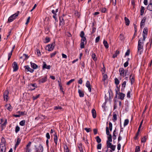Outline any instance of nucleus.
I'll return each mask as SVG.
<instances>
[{
    "label": "nucleus",
    "instance_id": "nucleus-7",
    "mask_svg": "<svg viewBox=\"0 0 152 152\" xmlns=\"http://www.w3.org/2000/svg\"><path fill=\"white\" fill-rule=\"evenodd\" d=\"M9 91L7 90L5 91L4 93V101L7 102L9 99L8 95L9 94Z\"/></svg>",
    "mask_w": 152,
    "mask_h": 152
},
{
    "label": "nucleus",
    "instance_id": "nucleus-46",
    "mask_svg": "<svg viewBox=\"0 0 152 152\" xmlns=\"http://www.w3.org/2000/svg\"><path fill=\"white\" fill-rule=\"evenodd\" d=\"M117 120V115L115 114H113V120L114 121H116Z\"/></svg>",
    "mask_w": 152,
    "mask_h": 152
},
{
    "label": "nucleus",
    "instance_id": "nucleus-8",
    "mask_svg": "<svg viewBox=\"0 0 152 152\" xmlns=\"http://www.w3.org/2000/svg\"><path fill=\"white\" fill-rule=\"evenodd\" d=\"M54 47V43H53L51 44L48 45L46 47V49L50 51L53 50Z\"/></svg>",
    "mask_w": 152,
    "mask_h": 152
},
{
    "label": "nucleus",
    "instance_id": "nucleus-20",
    "mask_svg": "<svg viewBox=\"0 0 152 152\" xmlns=\"http://www.w3.org/2000/svg\"><path fill=\"white\" fill-rule=\"evenodd\" d=\"M31 67L34 69H36L37 68V66L35 63L30 62Z\"/></svg>",
    "mask_w": 152,
    "mask_h": 152
},
{
    "label": "nucleus",
    "instance_id": "nucleus-51",
    "mask_svg": "<svg viewBox=\"0 0 152 152\" xmlns=\"http://www.w3.org/2000/svg\"><path fill=\"white\" fill-rule=\"evenodd\" d=\"M84 129L87 132H90L91 131V128H86Z\"/></svg>",
    "mask_w": 152,
    "mask_h": 152
},
{
    "label": "nucleus",
    "instance_id": "nucleus-3",
    "mask_svg": "<svg viewBox=\"0 0 152 152\" xmlns=\"http://www.w3.org/2000/svg\"><path fill=\"white\" fill-rule=\"evenodd\" d=\"M7 123V119H4L1 118L0 119V124L1 125V130L4 129L6 127V125Z\"/></svg>",
    "mask_w": 152,
    "mask_h": 152
},
{
    "label": "nucleus",
    "instance_id": "nucleus-29",
    "mask_svg": "<svg viewBox=\"0 0 152 152\" xmlns=\"http://www.w3.org/2000/svg\"><path fill=\"white\" fill-rule=\"evenodd\" d=\"M129 77L131 81V84H132L134 82V78L133 76L132 75H130Z\"/></svg>",
    "mask_w": 152,
    "mask_h": 152
},
{
    "label": "nucleus",
    "instance_id": "nucleus-45",
    "mask_svg": "<svg viewBox=\"0 0 152 152\" xmlns=\"http://www.w3.org/2000/svg\"><path fill=\"white\" fill-rule=\"evenodd\" d=\"M19 131V126L18 125L16 126L15 129V132L16 133H18Z\"/></svg>",
    "mask_w": 152,
    "mask_h": 152
},
{
    "label": "nucleus",
    "instance_id": "nucleus-59",
    "mask_svg": "<svg viewBox=\"0 0 152 152\" xmlns=\"http://www.w3.org/2000/svg\"><path fill=\"white\" fill-rule=\"evenodd\" d=\"M60 22L62 23V24L64 23V19L62 17L60 18Z\"/></svg>",
    "mask_w": 152,
    "mask_h": 152
},
{
    "label": "nucleus",
    "instance_id": "nucleus-24",
    "mask_svg": "<svg viewBox=\"0 0 152 152\" xmlns=\"http://www.w3.org/2000/svg\"><path fill=\"white\" fill-rule=\"evenodd\" d=\"M124 20L126 25L127 26L129 25L130 23V21L129 19L125 17L124 18Z\"/></svg>",
    "mask_w": 152,
    "mask_h": 152
},
{
    "label": "nucleus",
    "instance_id": "nucleus-47",
    "mask_svg": "<svg viewBox=\"0 0 152 152\" xmlns=\"http://www.w3.org/2000/svg\"><path fill=\"white\" fill-rule=\"evenodd\" d=\"M84 42H81L80 43V48H84Z\"/></svg>",
    "mask_w": 152,
    "mask_h": 152
},
{
    "label": "nucleus",
    "instance_id": "nucleus-43",
    "mask_svg": "<svg viewBox=\"0 0 152 152\" xmlns=\"http://www.w3.org/2000/svg\"><path fill=\"white\" fill-rule=\"evenodd\" d=\"M75 80V79H72L71 80L67 83L66 84L67 85H69L72 82L74 81Z\"/></svg>",
    "mask_w": 152,
    "mask_h": 152
},
{
    "label": "nucleus",
    "instance_id": "nucleus-34",
    "mask_svg": "<svg viewBox=\"0 0 152 152\" xmlns=\"http://www.w3.org/2000/svg\"><path fill=\"white\" fill-rule=\"evenodd\" d=\"M12 52H13V50H12L11 51V52L8 53V60H9L10 59V58L11 57V56L12 55Z\"/></svg>",
    "mask_w": 152,
    "mask_h": 152
},
{
    "label": "nucleus",
    "instance_id": "nucleus-50",
    "mask_svg": "<svg viewBox=\"0 0 152 152\" xmlns=\"http://www.w3.org/2000/svg\"><path fill=\"white\" fill-rule=\"evenodd\" d=\"M126 82L125 81L122 84V87L124 89L126 87Z\"/></svg>",
    "mask_w": 152,
    "mask_h": 152
},
{
    "label": "nucleus",
    "instance_id": "nucleus-23",
    "mask_svg": "<svg viewBox=\"0 0 152 152\" xmlns=\"http://www.w3.org/2000/svg\"><path fill=\"white\" fill-rule=\"evenodd\" d=\"M78 92L79 95V96L80 97H83L84 96V93L83 91L79 89Z\"/></svg>",
    "mask_w": 152,
    "mask_h": 152
},
{
    "label": "nucleus",
    "instance_id": "nucleus-55",
    "mask_svg": "<svg viewBox=\"0 0 152 152\" xmlns=\"http://www.w3.org/2000/svg\"><path fill=\"white\" fill-rule=\"evenodd\" d=\"M102 147V144L101 143L98 144L97 145V149H101Z\"/></svg>",
    "mask_w": 152,
    "mask_h": 152
},
{
    "label": "nucleus",
    "instance_id": "nucleus-63",
    "mask_svg": "<svg viewBox=\"0 0 152 152\" xmlns=\"http://www.w3.org/2000/svg\"><path fill=\"white\" fill-rule=\"evenodd\" d=\"M106 9L105 8H102L101 10L102 12L103 13H104L106 12Z\"/></svg>",
    "mask_w": 152,
    "mask_h": 152
},
{
    "label": "nucleus",
    "instance_id": "nucleus-64",
    "mask_svg": "<svg viewBox=\"0 0 152 152\" xmlns=\"http://www.w3.org/2000/svg\"><path fill=\"white\" fill-rule=\"evenodd\" d=\"M62 58H67V56L64 53L62 54Z\"/></svg>",
    "mask_w": 152,
    "mask_h": 152
},
{
    "label": "nucleus",
    "instance_id": "nucleus-39",
    "mask_svg": "<svg viewBox=\"0 0 152 152\" xmlns=\"http://www.w3.org/2000/svg\"><path fill=\"white\" fill-rule=\"evenodd\" d=\"M140 151V146H137L135 149V152H139Z\"/></svg>",
    "mask_w": 152,
    "mask_h": 152
},
{
    "label": "nucleus",
    "instance_id": "nucleus-9",
    "mask_svg": "<svg viewBox=\"0 0 152 152\" xmlns=\"http://www.w3.org/2000/svg\"><path fill=\"white\" fill-rule=\"evenodd\" d=\"M12 66L13 68V71L14 72L16 71L18 69V67L17 63L15 61H14L13 62L12 64Z\"/></svg>",
    "mask_w": 152,
    "mask_h": 152
},
{
    "label": "nucleus",
    "instance_id": "nucleus-21",
    "mask_svg": "<svg viewBox=\"0 0 152 152\" xmlns=\"http://www.w3.org/2000/svg\"><path fill=\"white\" fill-rule=\"evenodd\" d=\"M91 112L93 118H95L96 116V110L94 109H93L92 110Z\"/></svg>",
    "mask_w": 152,
    "mask_h": 152
},
{
    "label": "nucleus",
    "instance_id": "nucleus-10",
    "mask_svg": "<svg viewBox=\"0 0 152 152\" xmlns=\"http://www.w3.org/2000/svg\"><path fill=\"white\" fill-rule=\"evenodd\" d=\"M107 145V148H110L113 151H114L116 148V146L112 144L111 143H108Z\"/></svg>",
    "mask_w": 152,
    "mask_h": 152
},
{
    "label": "nucleus",
    "instance_id": "nucleus-6",
    "mask_svg": "<svg viewBox=\"0 0 152 152\" xmlns=\"http://www.w3.org/2000/svg\"><path fill=\"white\" fill-rule=\"evenodd\" d=\"M119 91V90L118 91H116V97H117V95L118 94V98L121 100H123L125 96V95L123 93L120 92Z\"/></svg>",
    "mask_w": 152,
    "mask_h": 152
},
{
    "label": "nucleus",
    "instance_id": "nucleus-32",
    "mask_svg": "<svg viewBox=\"0 0 152 152\" xmlns=\"http://www.w3.org/2000/svg\"><path fill=\"white\" fill-rule=\"evenodd\" d=\"M119 54V52L118 50H116V51L115 53L113 54V57L114 58L116 57L117 55H118Z\"/></svg>",
    "mask_w": 152,
    "mask_h": 152
},
{
    "label": "nucleus",
    "instance_id": "nucleus-19",
    "mask_svg": "<svg viewBox=\"0 0 152 152\" xmlns=\"http://www.w3.org/2000/svg\"><path fill=\"white\" fill-rule=\"evenodd\" d=\"M148 32V29L147 28H145L144 29L143 31V36H145V38H146L147 36V33Z\"/></svg>",
    "mask_w": 152,
    "mask_h": 152
},
{
    "label": "nucleus",
    "instance_id": "nucleus-11",
    "mask_svg": "<svg viewBox=\"0 0 152 152\" xmlns=\"http://www.w3.org/2000/svg\"><path fill=\"white\" fill-rule=\"evenodd\" d=\"M35 147L36 148V150L37 152H42L43 151V147L41 145H39L37 147L35 146Z\"/></svg>",
    "mask_w": 152,
    "mask_h": 152
},
{
    "label": "nucleus",
    "instance_id": "nucleus-58",
    "mask_svg": "<svg viewBox=\"0 0 152 152\" xmlns=\"http://www.w3.org/2000/svg\"><path fill=\"white\" fill-rule=\"evenodd\" d=\"M99 39H100V36H98V37H97L96 39V40H95V42L96 43V42H98L99 40Z\"/></svg>",
    "mask_w": 152,
    "mask_h": 152
},
{
    "label": "nucleus",
    "instance_id": "nucleus-44",
    "mask_svg": "<svg viewBox=\"0 0 152 152\" xmlns=\"http://www.w3.org/2000/svg\"><path fill=\"white\" fill-rule=\"evenodd\" d=\"M109 129L111 131L112 129V124L110 122L109 123Z\"/></svg>",
    "mask_w": 152,
    "mask_h": 152
},
{
    "label": "nucleus",
    "instance_id": "nucleus-60",
    "mask_svg": "<svg viewBox=\"0 0 152 152\" xmlns=\"http://www.w3.org/2000/svg\"><path fill=\"white\" fill-rule=\"evenodd\" d=\"M131 92L130 91H128L127 94V97L128 98H129L130 97V94Z\"/></svg>",
    "mask_w": 152,
    "mask_h": 152
},
{
    "label": "nucleus",
    "instance_id": "nucleus-57",
    "mask_svg": "<svg viewBox=\"0 0 152 152\" xmlns=\"http://www.w3.org/2000/svg\"><path fill=\"white\" fill-rule=\"evenodd\" d=\"M39 95H40L39 94L36 96H33V99L34 100L38 98L39 97Z\"/></svg>",
    "mask_w": 152,
    "mask_h": 152
},
{
    "label": "nucleus",
    "instance_id": "nucleus-12",
    "mask_svg": "<svg viewBox=\"0 0 152 152\" xmlns=\"http://www.w3.org/2000/svg\"><path fill=\"white\" fill-rule=\"evenodd\" d=\"M6 141L5 139L3 137L1 140V142L0 144V146H3V147L6 146Z\"/></svg>",
    "mask_w": 152,
    "mask_h": 152
},
{
    "label": "nucleus",
    "instance_id": "nucleus-14",
    "mask_svg": "<svg viewBox=\"0 0 152 152\" xmlns=\"http://www.w3.org/2000/svg\"><path fill=\"white\" fill-rule=\"evenodd\" d=\"M5 107L6 109L9 111H11L12 110V107L10 104H7L5 105Z\"/></svg>",
    "mask_w": 152,
    "mask_h": 152
},
{
    "label": "nucleus",
    "instance_id": "nucleus-17",
    "mask_svg": "<svg viewBox=\"0 0 152 152\" xmlns=\"http://www.w3.org/2000/svg\"><path fill=\"white\" fill-rule=\"evenodd\" d=\"M47 79V77L45 76L39 79V83H44L46 81Z\"/></svg>",
    "mask_w": 152,
    "mask_h": 152
},
{
    "label": "nucleus",
    "instance_id": "nucleus-25",
    "mask_svg": "<svg viewBox=\"0 0 152 152\" xmlns=\"http://www.w3.org/2000/svg\"><path fill=\"white\" fill-rule=\"evenodd\" d=\"M54 142L56 144V145L57 144V141H58V137L57 135L56 134H55L54 135Z\"/></svg>",
    "mask_w": 152,
    "mask_h": 152
},
{
    "label": "nucleus",
    "instance_id": "nucleus-41",
    "mask_svg": "<svg viewBox=\"0 0 152 152\" xmlns=\"http://www.w3.org/2000/svg\"><path fill=\"white\" fill-rule=\"evenodd\" d=\"M96 141L98 143H100L101 142V139L99 138V136H97L96 137Z\"/></svg>",
    "mask_w": 152,
    "mask_h": 152
},
{
    "label": "nucleus",
    "instance_id": "nucleus-5",
    "mask_svg": "<svg viewBox=\"0 0 152 152\" xmlns=\"http://www.w3.org/2000/svg\"><path fill=\"white\" fill-rule=\"evenodd\" d=\"M106 133L107 135H109L108 137V140L107 141V145L108 143H111L112 142V135L110 134V132L108 127H106Z\"/></svg>",
    "mask_w": 152,
    "mask_h": 152
},
{
    "label": "nucleus",
    "instance_id": "nucleus-56",
    "mask_svg": "<svg viewBox=\"0 0 152 152\" xmlns=\"http://www.w3.org/2000/svg\"><path fill=\"white\" fill-rule=\"evenodd\" d=\"M81 38H82L81 42H85L86 43V37H82Z\"/></svg>",
    "mask_w": 152,
    "mask_h": 152
},
{
    "label": "nucleus",
    "instance_id": "nucleus-52",
    "mask_svg": "<svg viewBox=\"0 0 152 152\" xmlns=\"http://www.w3.org/2000/svg\"><path fill=\"white\" fill-rule=\"evenodd\" d=\"M146 141V139L145 137H144L142 138L141 142H145Z\"/></svg>",
    "mask_w": 152,
    "mask_h": 152
},
{
    "label": "nucleus",
    "instance_id": "nucleus-37",
    "mask_svg": "<svg viewBox=\"0 0 152 152\" xmlns=\"http://www.w3.org/2000/svg\"><path fill=\"white\" fill-rule=\"evenodd\" d=\"M115 83L116 86H118L119 84V81L117 78H115Z\"/></svg>",
    "mask_w": 152,
    "mask_h": 152
},
{
    "label": "nucleus",
    "instance_id": "nucleus-49",
    "mask_svg": "<svg viewBox=\"0 0 152 152\" xmlns=\"http://www.w3.org/2000/svg\"><path fill=\"white\" fill-rule=\"evenodd\" d=\"M119 37L120 38V39L121 40H123L124 39V35L122 34H121L119 36Z\"/></svg>",
    "mask_w": 152,
    "mask_h": 152
},
{
    "label": "nucleus",
    "instance_id": "nucleus-53",
    "mask_svg": "<svg viewBox=\"0 0 152 152\" xmlns=\"http://www.w3.org/2000/svg\"><path fill=\"white\" fill-rule=\"evenodd\" d=\"M84 33L83 31H81L80 34V37L82 38L83 37H84Z\"/></svg>",
    "mask_w": 152,
    "mask_h": 152
},
{
    "label": "nucleus",
    "instance_id": "nucleus-27",
    "mask_svg": "<svg viewBox=\"0 0 152 152\" xmlns=\"http://www.w3.org/2000/svg\"><path fill=\"white\" fill-rule=\"evenodd\" d=\"M64 148L65 152H70V150L66 145L64 146Z\"/></svg>",
    "mask_w": 152,
    "mask_h": 152
},
{
    "label": "nucleus",
    "instance_id": "nucleus-33",
    "mask_svg": "<svg viewBox=\"0 0 152 152\" xmlns=\"http://www.w3.org/2000/svg\"><path fill=\"white\" fill-rule=\"evenodd\" d=\"M96 55L95 54L93 53H92L91 55V57L92 58V59H93V60L94 61H96L97 60L96 58Z\"/></svg>",
    "mask_w": 152,
    "mask_h": 152
},
{
    "label": "nucleus",
    "instance_id": "nucleus-31",
    "mask_svg": "<svg viewBox=\"0 0 152 152\" xmlns=\"http://www.w3.org/2000/svg\"><path fill=\"white\" fill-rule=\"evenodd\" d=\"M145 10V8L143 6H142L140 10V15H142L143 14L144 11Z\"/></svg>",
    "mask_w": 152,
    "mask_h": 152
},
{
    "label": "nucleus",
    "instance_id": "nucleus-40",
    "mask_svg": "<svg viewBox=\"0 0 152 152\" xmlns=\"http://www.w3.org/2000/svg\"><path fill=\"white\" fill-rule=\"evenodd\" d=\"M129 120L128 119H126L124 122V126H126L129 123Z\"/></svg>",
    "mask_w": 152,
    "mask_h": 152
},
{
    "label": "nucleus",
    "instance_id": "nucleus-61",
    "mask_svg": "<svg viewBox=\"0 0 152 152\" xmlns=\"http://www.w3.org/2000/svg\"><path fill=\"white\" fill-rule=\"evenodd\" d=\"M130 53V51L129 50H128L126 52L125 54V56H129Z\"/></svg>",
    "mask_w": 152,
    "mask_h": 152
},
{
    "label": "nucleus",
    "instance_id": "nucleus-13",
    "mask_svg": "<svg viewBox=\"0 0 152 152\" xmlns=\"http://www.w3.org/2000/svg\"><path fill=\"white\" fill-rule=\"evenodd\" d=\"M15 94L16 95H18L19 93V90L18 89V82H16L15 84Z\"/></svg>",
    "mask_w": 152,
    "mask_h": 152
},
{
    "label": "nucleus",
    "instance_id": "nucleus-62",
    "mask_svg": "<svg viewBox=\"0 0 152 152\" xmlns=\"http://www.w3.org/2000/svg\"><path fill=\"white\" fill-rule=\"evenodd\" d=\"M46 137L47 139H49L50 138V136L49 133H47L46 134Z\"/></svg>",
    "mask_w": 152,
    "mask_h": 152
},
{
    "label": "nucleus",
    "instance_id": "nucleus-16",
    "mask_svg": "<svg viewBox=\"0 0 152 152\" xmlns=\"http://www.w3.org/2000/svg\"><path fill=\"white\" fill-rule=\"evenodd\" d=\"M51 66L50 65H47L46 63L44 61L43 62V66H42V69H50Z\"/></svg>",
    "mask_w": 152,
    "mask_h": 152
},
{
    "label": "nucleus",
    "instance_id": "nucleus-26",
    "mask_svg": "<svg viewBox=\"0 0 152 152\" xmlns=\"http://www.w3.org/2000/svg\"><path fill=\"white\" fill-rule=\"evenodd\" d=\"M0 146V152H5L6 150V147Z\"/></svg>",
    "mask_w": 152,
    "mask_h": 152
},
{
    "label": "nucleus",
    "instance_id": "nucleus-35",
    "mask_svg": "<svg viewBox=\"0 0 152 152\" xmlns=\"http://www.w3.org/2000/svg\"><path fill=\"white\" fill-rule=\"evenodd\" d=\"M107 78V76L106 74H104L103 75V79L102 80L104 82H105V80Z\"/></svg>",
    "mask_w": 152,
    "mask_h": 152
},
{
    "label": "nucleus",
    "instance_id": "nucleus-1",
    "mask_svg": "<svg viewBox=\"0 0 152 152\" xmlns=\"http://www.w3.org/2000/svg\"><path fill=\"white\" fill-rule=\"evenodd\" d=\"M145 36H143V38H141L138 40V53L140 55L141 54L143 51V46L144 45V41H145Z\"/></svg>",
    "mask_w": 152,
    "mask_h": 152
},
{
    "label": "nucleus",
    "instance_id": "nucleus-42",
    "mask_svg": "<svg viewBox=\"0 0 152 152\" xmlns=\"http://www.w3.org/2000/svg\"><path fill=\"white\" fill-rule=\"evenodd\" d=\"M62 109V107L59 106L55 107H54V110H57L58 109Z\"/></svg>",
    "mask_w": 152,
    "mask_h": 152
},
{
    "label": "nucleus",
    "instance_id": "nucleus-4",
    "mask_svg": "<svg viewBox=\"0 0 152 152\" xmlns=\"http://www.w3.org/2000/svg\"><path fill=\"white\" fill-rule=\"evenodd\" d=\"M119 72L120 76L123 77L126 76V75H128V70H124L123 68H120L119 69Z\"/></svg>",
    "mask_w": 152,
    "mask_h": 152
},
{
    "label": "nucleus",
    "instance_id": "nucleus-15",
    "mask_svg": "<svg viewBox=\"0 0 152 152\" xmlns=\"http://www.w3.org/2000/svg\"><path fill=\"white\" fill-rule=\"evenodd\" d=\"M86 86L88 88L89 91L90 92H91V85L90 84V82L88 81H87L86 83Z\"/></svg>",
    "mask_w": 152,
    "mask_h": 152
},
{
    "label": "nucleus",
    "instance_id": "nucleus-2",
    "mask_svg": "<svg viewBox=\"0 0 152 152\" xmlns=\"http://www.w3.org/2000/svg\"><path fill=\"white\" fill-rule=\"evenodd\" d=\"M19 14V11H18L16 13L12 15L8 18L7 22L10 23L13 21L18 17Z\"/></svg>",
    "mask_w": 152,
    "mask_h": 152
},
{
    "label": "nucleus",
    "instance_id": "nucleus-22",
    "mask_svg": "<svg viewBox=\"0 0 152 152\" xmlns=\"http://www.w3.org/2000/svg\"><path fill=\"white\" fill-rule=\"evenodd\" d=\"M146 18H145L142 20L140 23V26L141 27H143L144 25V23L145 22Z\"/></svg>",
    "mask_w": 152,
    "mask_h": 152
},
{
    "label": "nucleus",
    "instance_id": "nucleus-36",
    "mask_svg": "<svg viewBox=\"0 0 152 152\" xmlns=\"http://www.w3.org/2000/svg\"><path fill=\"white\" fill-rule=\"evenodd\" d=\"M19 144V138L18 137H17V141L16 144L15 145V149L18 146V145Z\"/></svg>",
    "mask_w": 152,
    "mask_h": 152
},
{
    "label": "nucleus",
    "instance_id": "nucleus-18",
    "mask_svg": "<svg viewBox=\"0 0 152 152\" xmlns=\"http://www.w3.org/2000/svg\"><path fill=\"white\" fill-rule=\"evenodd\" d=\"M25 67V69L27 72H30L31 73H32L34 71V70L31 69L28 66H26Z\"/></svg>",
    "mask_w": 152,
    "mask_h": 152
},
{
    "label": "nucleus",
    "instance_id": "nucleus-54",
    "mask_svg": "<svg viewBox=\"0 0 152 152\" xmlns=\"http://www.w3.org/2000/svg\"><path fill=\"white\" fill-rule=\"evenodd\" d=\"M129 63H128V61L126 62L124 64V66L126 67L128 65Z\"/></svg>",
    "mask_w": 152,
    "mask_h": 152
},
{
    "label": "nucleus",
    "instance_id": "nucleus-48",
    "mask_svg": "<svg viewBox=\"0 0 152 152\" xmlns=\"http://www.w3.org/2000/svg\"><path fill=\"white\" fill-rule=\"evenodd\" d=\"M57 52L56 51H55L53 53H52L50 54V57L52 58L57 53Z\"/></svg>",
    "mask_w": 152,
    "mask_h": 152
},
{
    "label": "nucleus",
    "instance_id": "nucleus-28",
    "mask_svg": "<svg viewBox=\"0 0 152 152\" xmlns=\"http://www.w3.org/2000/svg\"><path fill=\"white\" fill-rule=\"evenodd\" d=\"M103 44L106 48H108V44L106 41H105L104 40L103 41Z\"/></svg>",
    "mask_w": 152,
    "mask_h": 152
},
{
    "label": "nucleus",
    "instance_id": "nucleus-38",
    "mask_svg": "<svg viewBox=\"0 0 152 152\" xmlns=\"http://www.w3.org/2000/svg\"><path fill=\"white\" fill-rule=\"evenodd\" d=\"M26 121L24 120H22L20 122V125L21 126L25 125Z\"/></svg>",
    "mask_w": 152,
    "mask_h": 152
},
{
    "label": "nucleus",
    "instance_id": "nucleus-30",
    "mask_svg": "<svg viewBox=\"0 0 152 152\" xmlns=\"http://www.w3.org/2000/svg\"><path fill=\"white\" fill-rule=\"evenodd\" d=\"M147 8L148 10H150V11H152V4L150 3L148 4V6H147Z\"/></svg>",
    "mask_w": 152,
    "mask_h": 152
}]
</instances>
